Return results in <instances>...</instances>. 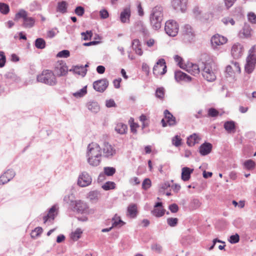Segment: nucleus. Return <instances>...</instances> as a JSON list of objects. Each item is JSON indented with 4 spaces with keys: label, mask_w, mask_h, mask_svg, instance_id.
Returning a JSON list of instances; mask_svg holds the SVG:
<instances>
[{
    "label": "nucleus",
    "mask_w": 256,
    "mask_h": 256,
    "mask_svg": "<svg viewBox=\"0 0 256 256\" xmlns=\"http://www.w3.org/2000/svg\"><path fill=\"white\" fill-rule=\"evenodd\" d=\"M67 4L64 1L60 2L58 3L57 6V10L64 14L66 12Z\"/></svg>",
    "instance_id": "obj_40"
},
{
    "label": "nucleus",
    "mask_w": 256,
    "mask_h": 256,
    "mask_svg": "<svg viewBox=\"0 0 256 256\" xmlns=\"http://www.w3.org/2000/svg\"><path fill=\"white\" fill-rule=\"evenodd\" d=\"M56 206H52L49 210L48 214L43 218L44 223L46 222H52L55 218L57 213L56 212Z\"/></svg>",
    "instance_id": "obj_20"
},
{
    "label": "nucleus",
    "mask_w": 256,
    "mask_h": 256,
    "mask_svg": "<svg viewBox=\"0 0 256 256\" xmlns=\"http://www.w3.org/2000/svg\"><path fill=\"white\" fill-rule=\"evenodd\" d=\"M200 69H201L200 65L198 66L196 64L190 63L187 66L186 71L192 74L195 76L199 74Z\"/></svg>",
    "instance_id": "obj_27"
},
{
    "label": "nucleus",
    "mask_w": 256,
    "mask_h": 256,
    "mask_svg": "<svg viewBox=\"0 0 256 256\" xmlns=\"http://www.w3.org/2000/svg\"><path fill=\"white\" fill-rule=\"evenodd\" d=\"M35 46L37 48L43 49L46 47V42L42 38H36L35 40Z\"/></svg>",
    "instance_id": "obj_39"
},
{
    "label": "nucleus",
    "mask_w": 256,
    "mask_h": 256,
    "mask_svg": "<svg viewBox=\"0 0 256 256\" xmlns=\"http://www.w3.org/2000/svg\"><path fill=\"white\" fill-rule=\"evenodd\" d=\"M86 107L92 112L96 114L100 110V106L95 101H90L86 104Z\"/></svg>",
    "instance_id": "obj_26"
},
{
    "label": "nucleus",
    "mask_w": 256,
    "mask_h": 256,
    "mask_svg": "<svg viewBox=\"0 0 256 256\" xmlns=\"http://www.w3.org/2000/svg\"><path fill=\"white\" fill-rule=\"evenodd\" d=\"M212 148L211 144L205 142L200 146L199 152L202 156H206L211 152Z\"/></svg>",
    "instance_id": "obj_21"
},
{
    "label": "nucleus",
    "mask_w": 256,
    "mask_h": 256,
    "mask_svg": "<svg viewBox=\"0 0 256 256\" xmlns=\"http://www.w3.org/2000/svg\"><path fill=\"white\" fill-rule=\"evenodd\" d=\"M104 143L103 151L104 156L110 157L112 156V146L110 144V138L107 134H104L102 138Z\"/></svg>",
    "instance_id": "obj_12"
},
{
    "label": "nucleus",
    "mask_w": 256,
    "mask_h": 256,
    "mask_svg": "<svg viewBox=\"0 0 256 256\" xmlns=\"http://www.w3.org/2000/svg\"><path fill=\"white\" fill-rule=\"evenodd\" d=\"M82 231L80 228H76L74 232L70 234V238L74 241L78 240L81 236Z\"/></svg>",
    "instance_id": "obj_38"
},
{
    "label": "nucleus",
    "mask_w": 256,
    "mask_h": 256,
    "mask_svg": "<svg viewBox=\"0 0 256 256\" xmlns=\"http://www.w3.org/2000/svg\"><path fill=\"white\" fill-rule=\"evenodd\" d=\"M28 16V12L24 10L21 9L16 14L15 19L22 18L23 20Z\"/></svg>",
    "instance_id": "obj_44"
},
{
    "label": "nucleus",
    "mask_w": 256,
    "mask_h": 256,
    "mask_svg": "<svg viewBox=\"0 0 256 256\" xmlns=\"http://www.w3.org/2000/svg\"><path fill=\"white\" fill-rule=\"evenodd\" d=\"M164 114L166 122L164 119H162L161 122L162 126L165 127L167 126L168 124L170 126H173L176 124V122L175 117L168 110H166L164 111Z\"/></svg>",
    "instance_id": "obj_13"
},
{
    "label": "nucleus",
    "mask_w": 256,
    "mask_h": 256,
    "mask_svg": "<svg viewBox=\"0 0 256 256\" xmlns=\"http://www.w3.org/2000/svg\"><path fill=\"white\" fill-rule=\"evenodd\" d=\"M171 4L176 11L183 13L187 9L188 0H172Z\"/></svg>",
    "instance_id": "obj_9"
},
{
    "label": "nucleus",
    "mask_w": 256,
    "mask_h": 256,
    "mask_svg": "<svg viewBox=\"0 0 256 256\" xmlns=\"http://www.w3.org/2000/svg\"><path fill=\"white\" fill-rule=\"evenodd\" d=\"M162 206V203L161 202H156L154 210L152 211V214L156 217L162 216L164 214V210Z\"/></svg>",
    "instance_id": "obj_22"
},
{
    "label": "nucleus",
    "mask_w": 256,
    "mask_h": 256,
    "mask_svg": "<svg viewBox=\"0 0 256 256\" xmlns=\"http://www.w3.org/2000/svg\"><path fill=\"white\" fill-rule=\"evenodd\" d=\"M92 182L90 176L87 172H83L78 176V184L80 187H86L90 185Z\"/></svg>",
    "instance_id": "obj_10"
},
{
    "label": "nucleus",
    "mask_w": 256,
    "mask_h": 256,
    "mask_svg": "<svg viewBox=\"0 0 256 256\" xmlns=\"http://www.w3.org/2000/svg\"><path fill=\"white\" fill-rule=\"evenodd\" d=\"M100 194L97 190L91 191L88 193V198L92 202H96L100 197Z\"/></svg>",
    "instance_id": "obj_37"
},
{
    "label": "nucleus",
    "mask_w": 256,
    "mask_h": 256,
    "mask_svg": "<svg viewBox=\"0 0 256 256\" xmlns=\"http://www.w3.org/2000/svg\"><path fill=\"white\" fill-rule=\"evenodd\" d=\"M200 139V138L197 134H194L188 138L187 144L189 146H193L196 144L198 143Z\"/></svg>",
    "instance_id": "obj_33"
},
{
    "label": "nucleus",
    "mask_w": 256,
    "mask_h": 256,
    "mask_svg": "<svg viewBox=\"0 0 256 256\" xmlns=\"http://www.w3.org/2000/svg\"><path fill=\"white\" fill-rule=\"evenodd\" d=\"M70 56V52L68 50H62L58 53L56 56L58 58H67Z\"/></svg>",
    "instance_id": "obj_49"
},
{
    "label": "nucleus",
    "mask_w": 256,
    "mask_h": 256,
    "mask_svg": "<svg viewBox=\"0 0 256 256\" xmlns=\"http://www.w3.org/2000/svg\"><path fill=\"white\" fill-rule=\"evenodd\" d=\"M74 210L80 214H88V206L87 204L80 200H76L74 202Z\"/></svg>",
    "instance_id": "obj_15"
},
{
    "label": "nucleus",
    "mask_w": 256,
    "mask_h": 256,
    "mask_svg": "<svg viewBox=\"0 0 256 256\" xmlns=\"http://www.w3.org/2000/svg\"><path fill=\"white\" fill-rule=\"evenodd\" d=\"M42 232V228L41 227L36 228L32 232V236L36 237L39 236Z\"/></svg>",
    "instance_id": "obj_55"
},
{
    "label": "nucleus",
    "mask_w": 256,
    "mask_h": 256,
    "mask_svg": "<svg viewBox=\"0 0 256 256\" xmlns=\"http://www.w3.org/2000/svg\"><path fill=\"white\" fill-rule=\"evenodd\" d=\"M218 114V111L214 108H210L208 110V114L210 116L214 117L217 116Z\"/></svg>",
    "instance_id": "obj_60"
},
{
    "label": "nucleus",
    "mask_w": 256,
    "mask_h": 256,
    "mask_svg": "<svg viewBox=\"0 0 256 256\" xmlns=\"http://www.w3.org/2000/svg\"><path fill=\"white\" fill-rule=\"evenodd\" d=\"M166 72V66L164 59L159 60L153 68V73L158 76L160 74L163 75Z\"/></svg>",
    "instance_id": "obj_8"
},
{
    "label": "nucleus",
    "mask_w": 256,
    "mask_h": 256,
    "mask_svg": "<svg viewBox=\"0 0 256 256\" xmlns=\"http://www.w3.org/2000/svg\"><path fill=\"white\" fill-rule=\"evenodd\" d=\"M183 34L184 36L190 40H192L194 36V32L192 26L189 24H186L183 28Z\"/></svg>",
    "instance_id": "obj_24"
},
{
    "label": "nucleus",
    "mask_w": 256,
    "mask_h": 256,
    "mask_svg": "<svg viewBox=\"0 0 256 256\" xmlns=\"http://www.w3.org/2000/svg\"><path fill=\"white\" fill-rule=\"evenodd\" d=\"M74 12L78 16H82L84 14V9L82 6H78L76 8Z\"/></svg>",
    "instance_id": "obj_53"
},
{
    "label": "nucleus",
    "mask_w": 256,
    "mask_h": 256,
    "mask_svg": "<svg viewBox=\"0 0 256 256\" xmlns=\"http://www.w3.org/2000/svg\"><path fill=\"white\" fill-rule=\"evenodd\" d=\"M168 208L172 212L176 213L178 210V206L176 204H173L169 206Z\"/></svg>",
    "instance_id": "obj_61"
},
{
    "label": "nucleus",
    "mask_w": 256,
    "mask_h": 256,
    "mask_svg": "<svg viewBox=\"0 0 256 256\" xmlns=\"http://www.w3.org/2000/svg\"><path fill=\"white\" fill-rule=\"evenodd\" d=\"M255 165V162L252 160H247L244 164V168L248 170L254 169Z\"/></svg>",
    "instance_id": "obj_43"
},
{
    "label": "nucleus",
    "mask_w": 256,
    "mask_h": 256,
    "mask_svg": "<svg viewBox=\"0 0 256 256\" xmlns=\"http://www.w3.org/2000/svg\"><path fill=\"white\" fill-rule=\"evenodd\" d=\"M194 170L188 167H184L182 168V179L184 181L188 180L190 177V174L193 172Z\"/></svg>",
    "instance_id": "obj_32"
},
{
    "label": "nucleus",
    "mask_w": 256,
    "mask_h": 256,
    "mask_svg": "<svg viewBox=\"0 0 256 256\" xmlns=\"http://www.w3.org/2000/svg\"><path fill=\"white\" fill-rule=\"evenodd\" d=\"M151 186V181L149 178H146L142 182V188L144 190H147Z\"/></svg>",
    "instance_id": "obj_54"
},
{
    "label": "nucleus",
    "mask_w": 256,
    "mask_h": 256,
    "mask_svg": "<svg viewBox=\"0 0 256 256\" xmlns=\"http://www.w3.org/2000/svg\"><path fill=\"white\" fill-rule=\"evenodd\" d=\"M137 214V206L134 204H130L127 208V215L131 218L136 217Z\"/></svg>",
    "instance_id": "obj_29"
},
{
    "label": "nucleus",
    "mask_w": 256,
    "mask_h": 256,
    "mask_svg": "<svg viewBox=\"0 0 256 256\" xmlns=\"http://www.w3.org/2000/svg\"><path fill=\"white\" fill-rule=\"evenodd\" d=\"M164 30L169 36H174L178 33L179 26L176 21L169 20L165 24Z\"/></svg>",
    "instance_id": "obj_5"
},
{
    "label": "nucleus",
    "mask_w": 256,
    "mask_h": 256,
    "mask_svg": "<svg viewBox=\"0 0 256 256\" xmlns=\"http://www.w3.org/2000/svg\"><path fill=\"white\" fill-rule=\"evenodd\" d=\"M6 63V56L4 52L0 51V68L4 66Z\"/></svg>",
    "instance_id": "obj_58"
},
{
    "label": "nucleus",
    "mask_w": 256,
    "mask_h": 256,
    "mask_svg": "<svg viewBox=\"0 0 256 256\" xmlns=\"http://www.w3.org/2000/svg\"><path fill=\"white\" fill-rule=\"evenodd\" d=\"M38 82L45 84L54 86L56 83V79L53 72L50 70H44L42 74L37 77Z\"/></svg>",
    "instance_id": "obj_4"
},
{
    "label": "nucleus",
    "mask_w": 256,
    "mask_h": 256,
    "mask_svg": "<svg viewBox=\"0 0 256 256\" xmlns=\"http://www.w3.org/2000/svg\"><path fill=\"white\" fill-rule=\"evenodd\" d=\"M54 72L58 76L66 75L68 72V68L66 63L62 60L58 61L55 65Z\"/></svg>",
    "instance_id": "obj_11"
},
{
    "label": "nucleus",
    "mask_w": 256,
    "mask_h": 256,
    "mask_svg": "<svg viewBox=\"0 0 256 256\" xmlns=\"http://www.w3.org/2000/svg\"><path fill=\"white\" fill-rule=\"evenodd\" d=\"M0 12L4 14H8L10 12V7L6 4L0 2Z\"/></svg>",
    "instance_id": "obj_41"
},
{
    "label": "nucleus",
    "mask_w": 256,
    "mask_h": 256,
    "mask_svg": "<svg viewBox=\"0 0 256 256\" xmlns=\"http://www.w3.org/2000/svg\"><path fill=\"white\" fill-rule=\"evenodd\" d=\"M170 184L168 182H164V184H162L160 188V192H164V191L166 190H167L168 188H170Z\"/></svg>",
    "instance_id": "obj_59"
},
{
    "label": "nucleus",
    "mask_w": 256,
    "mask_h": 256,
    "mask_svg": "<svg viewBox=\"0 0 256 256\" xmlns=\"http://www.w3.org/2000/svg\"><path fill=\"white\" fill-rule=\"evenodd\" d=\"M108 86V82L104 79L100 80L94 82L93 87L97 92H104Z\"/></svg>",
    "instance_id": "obj_16"
},
{
    "label": "nucleus",
    "mask_w": 256,
    "mask_h": 256,
    "mask_svg": "<svg viewBox=\"0 0 256 256\" xmlns=\"http://www.w3.org/2000/svg\"><path fill=\"white\" fill-rule=\"evenodd\" d=\"M100 15L101 18L105 19L108 17V12L106 10H102L100 12Z\"/></svg>",
    "instance_id": "obj_63"
},
{
    "label": "nucleus",
    "mask_w": 256,
    "mask_h": 256,
    "mask_svg": "<svg viewBox=\"0 0 256 256\" xmlns=\"http://www.w3.org/2000/svg\"><path fill=\"white\" fill-rule=\"evenodd\" d=\"M174 77L176 80L178 82L181 80L188 82L191 80V78L190 76L180 70L175 72Z\"/></svg>",
    "instance_id": "obj_25"
},
{
    "label": "nucleus",
    "mask_w": 256,
    "mask_h": 256,
    "mask_svg": "<svg viewBox=\"0 0 256 256\" xmlns=\"http://www.w3.org/2000/svg\"><path fill=\"white\" fill-rule=\"evenodd\" d=\"M232 66V69L234 73L238 72L240 73V67L239 64L236 62H232L231 64H230Z\"/></svg>",
    "instance_id": "obj_47"
},
{
    "label": "nucleus",
    "mask_w": 256,
    "mask_h": 256,
    "mask_svg": "<svg viewBox=\"0 0 256 256\" xmlns=\"http://www.w3.org/2000/svg\"><path fill=\"white\" fill-rule=\"evenodd\" d=\"M102 156L88 157V162L92 166H98L101 162Z\"/></svg>",
    "instance_id": "obj_30"
},
{
    "label": "nucleus",
    "mask_w": 256,
    "mask_h": 256,
    "mask_svg": "<svg viewBox=\"0 0 256 256\" xmlns=\"http://www.w3.org/2000/svg\"><path fill=\"white\" fill-rule=\"evenodd\" d=\"M191 206L194 209H196L200 207L201 205V202L198 199H194L191 203H190Z\"/></svg>",
    "instance_id": "obj_51"
},
{
    "label": "nucleus",
    "mask_w": 256,
    "mask_h": 256,
    "mask_svg": "<svg viewBox=\"0 0 256 256\" xmlns=\"http://www.w3.org/2000/svg\"><path fill=\"white\" fill-rule=\"evenodd\" d=\"M151 248L153 251L158 254L161 253L162 250V246L158 244H152Z\"/></svg>",
    "instance_id": "obj_48"
},
{
    "label": "nucleus",
    "mask_w": 256,
    "mask_h": 256,
    "mask_svg": "<svg viewBox=\"0 0 256 256\" xmlns=\"http://www.w3.org/2000/svg\"><path fill=\"white\" fill-rule=\"evenodd\" d=\"M70 72H73L74 73L84 76L86 74L87 70L83 67V66H72Z\"/></svg>",
    "instance_id": "obj_23"
},
{
    "label": "nucleus",
    "mask_w": 256,
    "mask_h": 256,
    "mask_svg": "<svg viewBox=\"0 0 256 256\" xmlns=\"http://www.w3.org/2000/svg\"><path fill=\"white\" fill-rule=\"evenodd\" d=\"M168 225L171 227L176 226L178 223V219L176 218H169L167 219Z\"/></svg>",
    "instance_id": "obj_46"
},
{
    "label": "nucleus",
    "mask_w": 256,
    "mask_h": 256,
    "mask_svg": "<svg viewBox=\"0 0 256 256\" xmlns=\"http://www.w3.org/2000/svg\"><path fill=\"white\" fill-rule=\"evenodd\" d=\"M24 22L22 26L26 28H32L35 23V20L32 17L26 16L23 20Z\"/></svg>",
    "instance_id": "obj_35"
},
{
    "label": "nucleus",
    "mask_w": 256,
    "mask_h": 256,
    "mask_svg": "<svg viewBox=\"0 0 256 256\" xmlns=\"http://www.w3.org/2000/svg\"><path fill=\"white\" fill-rule=\"evenodd\" d=\"M240 237L238 234L232 235L230 236V242L231 244H236L239 242Z\"/></svg>",
    "instance_id": "obj_57"
},
{
    "label": "nucleus",
    "mask_w": 256,
    "mask_h": 256,
    "mask_svg": "<svg viewBox=\"0 0 256 256\" xmlns=\"http://www.w3.org/2000/svg\"><path fill=\"white\" fill-rule=\"evenodd\" d=\"M248 20L252 24H256V15L254 12H250L248 15Z\"/></svg>",
    "instance_id": "obj_56"
},
{
    "label": "nucleus",
    "mask_w": 256,
    "mask_h": 256,
    "mask_svg": "<svg viewBox=\"0 0 256 256\" xmlns=\"http://www.w3.org/2000/svg\"><path fill=\"white\" fill-rule=\"evenodd\" d=\"M222 22L226 26H228V24L234 26L235 24V21L230 16H226L222 18Z\"/></svg>",
    "instance_id": "obj_42"
},
{
    "label": "nucleus",
    "mask_w": 256,
    "mask_h": 256,
    "mask_svg": "<svg viewBox=\"0 0 256 256\" xmlns=\"http://www.w3.org/2000/svg\"><path fill=\"white\" fill-rule=\"evenodd\" d=\"M126 224L116 214L113 218V228H120Z\"/></svg>",
    "instance_id": "obj_36"
},
{
    "label": "nucleus",
    "mask_w": 256,
    "mask_h": 256,
    "mask_svg": "<svg viewBox=\"0 0 256 256\" xmlns=\"http://www.w3.org/2000/svg\"><path fill=\"white\" fill-rule=\"evenodd\" d=\"M224 127L228 133H234L236 131V123L232 120L226 121L224 122Z\"/></svg>",
    "instance_id": "obj_28"
},
{
    "label": "nucleus",
    "mask_w": 256,
    "mask_h": 256,
    "mask_svg": "<svg viewBox=\"0 0 256 256\" xmlns=\"http://www.w3.org/2000/svg\"><path fill=\"white\" fill-rule=\"evenodd\" d=\"M15 174V172L12 170H8L0 176V184L7 183L14 176Z\"/></svg>",
    "instance_id": "obj_17"
},
{
    "label": "nucleus",
    "mask_w": 256,
    "mask_h": 256,
    "mask_svg": "<svg viewBox=\"0 0 256 256\" xmlns=\"http://www.w3.org/2000/svg\"><path fill=\"white\" fill-rule=\"evenodd\" d=\"M252 29L248 24H244L242 30L238 33V36L241 38H248L252 36Z\"/></svg>",
    "instance_id": "obj_19"
},
{
    "label": "nucleus",
    "mask_w": 256,
    "mask_h": 256,
    "mask_svg": "<svg viewBox=\"0 0 256 256\" xmlns=\"http://www.w3.org/2000/svg\"><path fill=\"white\" fill-rule=\"evenodd\" d=\"M132 47L136 53L139 56H142L143 52L142 50L140 42L138 39H134L132 42Z\"/></svg>",
    "instance_id": "obj_31"
},
{
    "label": "nucleus",
    "mask_w": 256,
    "mask_h": 256,
    "mask_svg": "<svg viewBox=\"0 0 256 256\" xmlns=\"http://www.w3.org/2000/svg\"><path fill=\"white\" fill-rule=\"evenodd\" d=\"M244 52L243 46L239 43L234 44L231 48V54L234 58H239L242 56Z\"/></svg>",
    "instance_id": "obj_14"
},
{
    "label": "nucleus",
    "mask_w": 256,
    "mask_h": 256,
    "mask_svg": "<svg viewBox=\"0 0 256 256\" xmlns=\"http://www.w3.org/2000/svg\"><path fill=\"white\" fill-rule=\"evenodd\" d=\"M164 96V90L162 88H157L156 92V96L159 98L162 99Z\"/></svg>",
    "instance_id": "obj_50"
},
{
    "label": "nucleus",
    "mask_w": 256,
    "mask_h": 256,
    "mask_svg": "<svg viewBox=\"0 0 256 256\" xmlns=\"http://www.w3.org/2000/svg\"><path fill=\"white\" fill-rule=\"evenodd\" d=\"M102 188L105 190H108L112 188V182H107L104 184Z\"/></svg>",
    "instance_id": "obj_64"
},
{
    "label": "nucleus",
    "mask_w": 256,
    "mask_h": 256,
    "mask_svg": "<svg viewBox=\"0 0 256 256\" xmlns=\"http://www.w3.org/2000/svg\"><path fill=\"white\" fill-rule=\"evenodd\" d=\"M224 0V2L225 6H226V8L228 9L234 5V3L235 2L236 0Z\"/></svg>",
    "instance_id": "obj_62"
},
{
    "label": "nucleus",
    "mask_w": 256,
    "mask_h": 256,
    "mask_svg": "<svg viewBox=\"0 0 256 256\" xmlns=\"http://www.w3.org/2000/svg\"><path fill=\"white\" fill-rule=\"evenodd\" d=\"M131 16V10L130 6L126 7L122 11L120 14V20L122 23L128 24Z\"/></svg>",
    "instance_id": "obj_18"
},
{
    "label": "nucleus",
    "mask_w": 256,
    "mask_h": 256,
    "mask_svg": "<svg viewBox=\"0 0 256 256\" xmlns=\"http://www.w3.org/2000/svg\"><path fill=\"white\" fill-rule=\"evenodd\" d=\"M172 143L176 146H178L181 145V138L178 136H176L172 139Z\"/></svg>",
    "instance_id": "obj_52"
},
{
    "label": "nucleus",
    "mask_w": 256,
    "mask_h": 256,
    "mask_svg": "<svg viewBox=\"0 0 256 256\" xmlns=\"http://www.w3.org/2000/svg\"><path fill=\"white\" fill-rule=\"evenodd\" d=\"M127 130V126L123 123H118L115 127V130L120 134H126Z\"/></svg>",
    "instance_id": "obj_34"
},
{
    "label": "nucleus",
    "mask_w": 256,
    "mask_h": 256,
    "mask_svg": "<svg viewBox=\"0 0 256 256\" xmlns=\"http://www.w3.org/2000/svg\"><path fill=\"white\" fill-rule=\"evenodd\" d=\"M86 94V86H84L78 91L74 94V96L76 98H81Z\"/></svg>",
    "instance_id": "obj_45"
},
{
    "label": "nucleus",
    "mask_w": 256,
    "mask_h": 256,
    "mask_svg": "<svg viewBox=\"0 0 256 256\" xmlns=\"http://www.w3.org/2000/svg\"><path fill=\"white\" fill-rule=\"evenodd\" d=\"M102 156L101 148L96 143L92 142L87 147L86 156L90 157Z\"/></svg>",
    "instance_id": "obj_7"
},
{
    "label": "nucleus",
    "mask_w": 256,
    "mask_h": 256,
    "mask_svg": "<svg viewBox=\"0 0 256 256\" xmlns=\"http://www.w3.org/2000/svg\"><path fill=\"white\" fill-rule=\"evenodd\" d=\"M227 38L221 35L216 34L210 40L212 46L214 50H218V46L224 45L227 42Z\"/></svg>",
    "instance_id": "obj_6"
},
{
    "label": "nucleus",
    "mask_w": 256,
    "mask_h": 256,
    "mask_svg": "<svg viewBox=\"0 0 256 256\" xmlns=\"http://www.w3.org/2000/svg\"><path fill=\"white\" fill-rule=\"evenodd\" d=\"M163 19V8L160 6L154 8L150 15V22L152 28L158 30L161 28Z\"/></svg>",
    "instance_id": "obj_2"
},
{
    "label": "nucleus",
    "mask_w": 256,
    "mask_h": 256,
    "mask_svg": "<svg viewBox=\"0 0 256 256\" xmlns=\"http://www.w3.org/2000/svg\"><path fill=\"white\" fill-rule=\"evenodd\" d=\"M203 77L208 82H213L216 79V65L212 60H209L200 64Z\"/></svg>",
    "instance_id": "obj_1"
},
{
    "label": "nucleus",
    "mask_w": 256,
    "mask_h": 256,
    "mask_svg": "<svg viewBox=\"0 0 256 256\" xmlns=\"http://www.w3.org/2000/svg\"><path fill=\"white\" fill-rule=\"evenodd\" d=\"M248 53L244 68L246 72L250 74L254 69L256 64V46H254L249 50Z\"/></svg>",
    "instance_id": "obj_3"
}]
</instances>
